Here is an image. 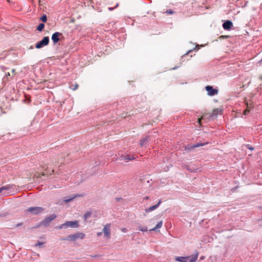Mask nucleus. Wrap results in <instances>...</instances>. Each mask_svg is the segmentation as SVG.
Masks as SVG:
<instances>
[{"label": "nucleus", "instance_id": "nucleus-1", "mask_svg": "<svg viewBox=\"0 0 262 262\" xmlns=\"http://www.w3.org/2000/svg\"><path fill=\"white\" fill-rule=\"evenodd\" d=\"M16 192L15 186L13 185H6L0 187V194L2 196H6L12 195Z\"/></svg>", "mask_w": 262, "mask_h": 262}, {"label": "nucleus", "instance_id": "nucleus-2", "mask_svg": "<svg viewBox=\"0 0 262 262\" xmlns=\"http://www.w3.org/2000/svg\"><path fill=\"white\" fill-rule=\"evenodd\" d=\"M85 237V234L82 232H77L73 234H71L64 238L63 239L69 241H76L78 239H82Z\"/></svg>", "mask_w": 262, "mask_h": 262}, {"label": "nucleus", "instance_id": "nucleus-3", "mask_svg": "<svg viewBox=\"0 0 262 262\" xmlns=\"http://www.w3.org/2000/svg\"><path fill=\"white\" fill-rule=\"evenodd\" d=\"M78 227V222L77 221H67L65 223L61 224L58 227L59 229L67 228L68 227L75 228Z\"/></svg>", "mask_w": 262, "mask_h": 262}, {"label": "nucleus", "instance_id": "nucleus-4", "mask_svg": "<svg viewBox=\"0 0 262 262\" xmlns=\"http://www.w3.org/2000/svg\"><path fill=\"white\" fill-rule=\"evenodd\" d=\"M111 224H106L103 228V233H104V237L106 239L111 238Z\"/></svg>", "mask_w": 262, "mask_h": 262}, {"label": "nucleus", "instance_id": "nucleus-5", "mask_svg": "<svg viewBox=\"0 0 262 262\" xmlns=\"http://www.w3.org/2000/svg\"><path fill=\"white\" fill-rule=\"evenodd\" d=\"M27 210L32 214H37L43 212L44 209L40 207H32L28 208Z\"/></svg>", "mask_w": 262, "mask_h": 262}, {"label": "nucleus", "instance_id": "nucleus-6", "mask_svg": "<svg viewBox=\"0 0 262 262\" xmlns=\"http://www.w3.org/2000/svg\"><path fill=\"white\" fill-rule=\"evenodd\" d=\"M49 42V38L47 36L44 37L43 39L37 43L35 45V47L37 49H40L44 46H46L48 45Z\"/></svg>", "mask_w": 262, "mask_h": 262}, {"label": "nucleus", "instance_id": "nucleus-7", "mask_svg": "<svg viewBox=\"0 0 262 262\" xmlns=\"http://www.w3.org/2000/svg\"><path fill=\"white\" fill-rule=\"evenodd\" d=\"M205 89L207 92V94L209 96H213L216 95L218 93V90L215 89H213L212 86L207 85L205 87Z\"/></svg>", "mask_w": 262, "mask_h": 262}, {"label": "nucleus", "instance_id": "nucleus-8", "mask_svg": "<svg viewBox=\"0 0 262 262\" xmlns=\"http://www.w3.org/2000/svg\"><path fill=\"white\" fill-rule=\"evenodd\" d=\"M56 217V215L54 214H52L49 216L46 217L43 221L42 223L45 226H48L50 223L54 220Z\"/></svg>", "mask_w": 262, "mask_h": 262}, {"label": "nucleus", "instance_id": "nucleus-9", "mask_svg": "<svg viewBox=\"0 0 262 262\" xmlns=\"http://www.w3.org/2000/svg\"><path fill=\"white\" fill-rule=\"evenodd\" d=\"M161 203V201L160 200V201H159L158 203L157 204L151 206L149 207V208L145 209V212L149 213V212H150L156 210V209H157L158 208V207L160 206Z\"/></svg>", "mask_w": 262, "mask_h": 262}, {"label": "nucleus", "instance_id": "nucleus-10", "mask_svg": "<svg viewBox=\"0 0 262 262\" xmlns=\"http://www.w3.org/2000/svg\"><path fill=\"white\" fill-rule=\"evenodd\" d=\"M61 35V34L59 32H55L52 35V40L54 44L57 43L59 40V36Z\"/></svg>", "mask_w": 262, "mask_h": 262}, {"label": "nucleus", "instance_id": "nucleus-11", "mask_svg": "<svg viewBox=\"0 0 262 262\" xmlns=\"http://www.w3.org/2000/svg\"><path fill=\"white\" fill-rule=\"evenodd\" d=\"M232 26L233 24L230 20H227L223 24V27L225 30H229Z\"/></svg>", "mask_w": 262, "mask_h": 262}, {"label": "nucleus", "instance_id": "nucleus-12", "mask_svg": "<svg viewBox=\"0 0 262 262\" xmlns=\"http://www.w3.org/2000/svg\"><path fill=\"white\" fill-rule=\"evenodd\" d=\"M188 258L187 256H177L175 257V260L179 262H188Z\"/></svg>", "mask_w": 262, "mask_h": 262}, {"label": "nucleus", "instance_id": "nucleus-13", "mask_svg": "<svg viewBox=\"0 0 262 262\" xmlns=\"http://www.w3.org/2000/svg\"><path fill=\"white\" fill-rule=\"evenodd\" d=\"M199 253L197 252L195 254L192 255L191 256H187L188 257V261L189 262H195L198 259Z\"/></svg>", "mask_w": 262, "mask_h": 262}, {"label": "nucleus", "instance_id": "nucleus-14", "mask_svg": "<svg viewBox=\"0 0 262 262\" xmlns=\"http://www.w3.org/2000/svg\"><path fill=\"white\" fill-rule=\"evenodd\" d=\"M163 224L162 221H160L154 228L150 229L149 231H156L157 229L161 228Z\"/></svg>", "mask_w": 262, "mask_h": 262}, {"label": "nucleus", "instance_id": "nucleus-15", "mask_svg": "<svg viewBox=\"0 0 262 262\" xmlns=\"http://www.w3.org/2000/svg\"><path fill=\"white\" fill-rule=\"evenodd\" d=\"M222 114V110L219 108H216L213 111V113L212 114L211 117H213V116H216L217 115L221 114Z\"/></svg>", "mask_w": 262, "mask_h": 262}, {"label": "nucleus", "instance_id": "nucleus-16", "mask_svg": "<svg viewBox=\"0 0 262 262\" xmlns=\"http://www.w3.org/2000/svg\"><path fill=\"white\" fill-rule=\"evenodd\" d=\"M76 197H77L76 195H73L72 196L70 197H68L64 200V202L65 203H68L70 201H72L74 199H75Z\"/></svg>", "mask_w": 262, "mask_h": 262}, {"label": "nucleus", "instance_id": "nucleus-17", "mask_svg": "<svg viewBox=\"0 0 262 262\" xmlns=\"http://www.w3.org/2000/svg\"><path fill=\"white\" fill-rule=\"evenodd\" d=\"M246 104H247V109L244 112V114L245 115H246L250 112V109L251 108V105H249L248 103V102H246Z\"/></svg>", "mask_w": 262, "mask_h": 262}, {"label": "nucleus", "instance_id": "nucleus-18", "mask_svg": "<svg viewBox=\"0 0 262 262\" xmlns=\"http://www.w3.org/2000/svg\"><path fill=\"white\" fill-rule=\"evenodd\" d=\"M134 157H131L130 156H129V155H126V156H125L124 157H123V159L126 161V162H127L128 161H130L131 160H133L134 159Z\"/></svg>", "mask_w": 262, "mask_h": 262}, {"label": "nucleus", "instance_id": "nucleus-19", "mask_svg": "<svg viewBox=\"0 0 262 262\" xmlns=\"http://www.w3.org/2000/svg\"><path fill=\"white\" fill-rule=\"evenodd\" d=\"M147 142V139L146 138L142 139L140 141L141 146H143L145 145V143Z\"/></svg>", "mask_w": 262, "mask_h": 262}, {"label": "nucleus", "instance_id": "nucleus-20", "mask_svg": "<svg viewBox=\"0 0 262 262\" xmlns=\"http://www.w3.org/2000/svg\"><path fill=\"white\" fill-rule=\"evenodd\" d=\"M44 27L45 25L43 23H41L38 26L37 29L39 31H41L42 29L44 28Z\"/></svg>", "mask_w": 262, "mask_h": 262}, {"label": "nucleus", "instance_id": "nucleus-21", "mask_svg": "<svg viewBox=\"0 0 262 262\" xmlns=\"http://www.w3.org/2000/svg\"><path fill=\"white\" fill-rule=\"evenodd\" d=\"M138 229L140 231H142V232H146L148 230L147 227L146 226H144V227L139 226L138 227Z\"/></svg>", "mask_w": 262, "mask_h": 262}, {"label": "nucleus", "instance_id": "nucleus-22", "mask_svg": "<svg viewBox=\"0 0 262 262\" xmlns=\"http://www.w3.org/2000/svg\"><path fill=\"white\" fill-rule=\"evenodd\" d=\"M207 143H196V144L194 145L192 147L193 148H196V147H200V146H203V145H205V144H206Z\"/></svg>", "mask_w": 262, "mask_h": 262}, {"label": "nucleus", "instance_id": "nucleus-23", "mask_svg": "<svg viewBox=\"0 0 262 262\" xmlns=\"http://www.w3.org/2000/svg\"><path fill=\"white\" fill-rule=\"evenodd\" d=\"M92 214L91 212H87L84 215V218L85 220H86L88 218L90 217Z\"/></svg>", "mask_w": 262, "mask_h": 262}, {"label": "nucleus", "instance_id": "nucleus-24", "mask_svg": "<svg viewBox=\"0 0 262 262\" xmlns=\"http://www.w3.org/2000/svg\"><path fill=\"white\" fill-rule=\"evenodd\" d=\"M40 20L43 21V22H46L47 20V16L46 15H42L41 17H40Z\"/></svg>", "mask_w": 262, "mask_h": 262}, {"label": "nucleus", "instance_id": "nucleus-25", "mask_svg": "<svg viewBox=\"0 0 262 262\" xmlns=\"http://www.w3.org/2000/svg\"><path fill=\"white\" fill-rule=\"evenodd\" d=\"M43 244V242H38L37 244H35V247H40Z\"/></svg>", "mask_w": 262, "mask_h": 262}, {"label": "nucleus", "instance_id": "nucleus-26", "mask_svg": "<svg viewBox=\"0 0 262 262\" xmlns=\"http://www.w3.org/2000/svg\"><path fill=\"white\" fill-rule=\"evenodd\" d=\"M166 13L168 14H171L173 13V11L170 9H168V10H166Z\"/></svg>", "mask_w": 262, "mask_h": 262}, {"label": "nucleus", "instance_id": "nucleus-27", "mask_svg": "<svg viewBox=\"0 0 262 262\" xmlns=\"http://www.w3.org/2000/svg\"><path fill=\"white\" fill-rule=\"evenodd\" d=\"M203 46H204L203 45L200 46L199 45H196L195 48L194 49V50H195L197 51L199 50V47H203Z\"/></svg>", "mask_w": 262, "mask_h": 262}, {"label": "nucleus", "instance_id": "nucleus-28", "mask_svg": "<svg viewBox=\"0 0 262 262\" xmlns=\"http://www.w3.org/2000/svg\"><path fill=\"white\" fill-rule=\"evenodd\" d=\"M192 51H193V50H189L188 52H187L184 55H183L182 57V58H183L185 55H186L188 54L189 53H191Z\"/></svg>", "mask_w": 262, "mask_h": 262}, {"label": "nucleus", "instance_id": "nucleus-29", "mask_svg": "<svg viewBox=\"0 0 262 262\" xmlns=\"http://www.w3.org/2000/svg\"><path fill=\"white\" fill-rule=\"evenodd\" d=\"M77 88H78V85H77V84H75V85L74 86V87L72 88V89H73V90H76V89H77Z\"/></svg>", "mask_w": 262, "mask_h": 262}, {"label": "nucleus", "instance_id": "nucleus-30", "mask_svg": "<svg viewBox=\"0 0 262 262\" xmlns=\"http://www.w3.org/2000/svg\"><path fill=\"white\" fill-rule=\"evenodd\" d=\"M102 232H98V233H97V235H98V236H101V235H102Z\"/></svg>", "mask_w": 262, "mask_h": 262}, {"label": "nucleus", "instance_id": "nucleus-31", "mask_svg": "<svg viewBox=\"0 0 262 262\" xmlns=\"http://www.w3.org/2000/svg\"><path fill=\"white\" fill-rule=\"evenodd\" d=\"M48 168L47 167V169H46V170H47L46 174H48V173H49V174H51V173H49V171L48 170Z\"/></svg>", "mask_w": 262, "mask_h": 262}, {"label": "nucleus", "instance_id": "nucleus-32", "mask_svg": "<svg viewBox=\"0 0 262 262\" xmlns=\"http://www.w3.org/2000/svg\"><path fill=\"white\" fill-rule=\"evenodd\" d=\"M122 231L123 232H126V229L125 228H123V229H122Z\"/></svg>", "mask_w": 262, "mask_h": 262}, {"label": "nucleus", "instance_id": "nucleus-33", "mask_svg": "<svg viewBox=\"0 0 262 262\" xmlns=\"http://www.w3.org/2000/svg\"><path fill=\"white\" fill-rule=\"evenodd\" d=\"M33 48H34V47H33V46H30V47H29V49H33Z\"/></svg>", "mask_w": 262, "mask_h": 262}, {"label": "nucleus", "instance_id": "nucleus-34", "mask_svg": "<svg viewBox=\"0 0 262 262\" xmlns=\"http://www.w3.org/2000/svg\"><path fill=\"white\" fill-rule=\"evenodd\" d=\"M202 119H198V122L199 123H201V120Z\"/></svg>", "mask_w": 262, "mask_h": 262}, {"label": "nucleus", "instance_id": "nucleus-35", "mask_svg": "<svg viewBox=\"0 0 262 262\" xmlns=\"http://www.w3.org/2000/svg\"><path fill=\"white\" fill-rule=\"evenodd\" d=\"M177 68H178V67H174V68H172V69H173V70H175V69H176Z\"/></svg>", "mask_w": 262, "mask_h": 262}, {"label": "nucleus", "instance_id": "nucleus-36", "mask_svg": "<svg viewBox=\"0 0 262 262\" xmlns=\"http://www.w3.org/2000/svg\"><path fill=\"white\" fill-rule=\"evenodd\" d=\"M249 148L250 149H251V150H252V149H253V148H251V147H249Z\"/></svg>", "mask_w": 262, "mask_h": 262}, {"label": "nucleus", "instance_id": "nucleus-37", "mask_svg": "<svg viewBox=\"0 0 262 262\" xmlns=\"http://www.w3.org/2000/svg\"><path fill=\"white\" fill-rule=\"evenodd\" d=\"M109 9H110V10H113V8H109Z\"/></svg>", "mask_w": 262, "mask_h": 262}, {"label": "nucleus", "instance_id": "nucleus-38", "mask_svg": "<svg viewBox=\"0 0 262 262\" xmlns=\"http://www.w3.org/2000/svg\"><path fill=\"white\" fill-rule=\"evenodd\" d=\"M203 258H204V257H201V259H203Z\"/></svg>", "mask_w": 262, "mask_h": 262}, {"label": "nucleus", "instance_id": "nucleus-39", "mask_svg": "<svg viewBox=\"0 0 262 262\" xmlns=\"http://www.w3.org/2000/svg\"><path fill=\"white\" fill-rule=\"evenodd\" d=\"M260 62H262V59H261V60L260 61Z\"/></svg>", "mask_w": 262, "mask_h": 262}]
</instances>
